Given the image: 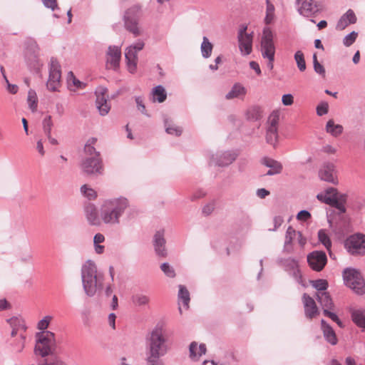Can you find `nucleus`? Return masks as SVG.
I'll return each instance as SVG.
<instances>
[{"label": "nucleus", "instance_id": "22", "mask_svg": "<svg viewBox=\"0 0 365 365\" xmlns=\"http://www.w3.org/2000/svg\"><path fill=\"white\" fill-rule=\"evenodd\" d=\"M86 218L92 225L98 226L101 224V217H99L97 208L93 204H88L85 208Z\"/></svg>", "mask_w": 365, "mask_h": 365}, {"label": "nucleus", "instance_id": "48", "mask_svg": "<svg viewBox=\"0 0 365 365\" xmlns=\"http://www.w3.org/2000/svg\"><path fill=\"white\" fill-rule=\"evenodd\" d=\"M53 127V122L50 115L46 117L43 120V128L46 135L51 133V129Z\"/></svg>", "mask_w": 365, "mask_h": 365}, {"label": "nucleus", "instance_id": "24", "mask_svg": "<svg viewBox=\"0 0 365 365\" xmlns=\"http://www.w3.org/2000/svg\"><path fill=\"white\" fill-rule=\"evenodd\" d=\"M262 164L270 168L267 175H273L280 173L282 170V165L280 163L272 158H264L262 160Z\"/></svg>", "mask_w": 365, "mask_h": 365}, {"label": "nucleus", "instance_id": "15", "mask_svg": "<svg viewBox=\"0 0 365 365\" xmlns=\"http://www.w3.org/2000/svg\"><path fill=\"white\" fill-rule=\"evenodd\" d=\"M319 177L322 180L334 185L339 183L336 170L334 165L332 163L324 164L319 171Z\"/></svg>", "mask_w": 365, "mask_h": 365}, {"label": "nucleus", "instance_id": "33", "mask_svg": "<svg viewBox=\"0 0 365 365\" xmlns=\"http://www.w3.org/2000/svg\"><path fill=\"white\" fill-rule=\"evenodd\" d=\"M354 322L359 327L365 329V311L361 309L354 310L351 313Z\"/></svg>", "mask_w": 365, "mask_h": 365}, {"label": "nucleus", "instance_id": "38", "mask_svg": "<svg viewBox=\"0 0 365 365\" xmlns=\"http://www.w3.org/2000/svg\"><path fill=\"white\" fill-rule=\"evenodd\" d=\"M150 299L143 294H137L133 297V302L135 306L142 307L149 304Z\"/></svg>", "mask_w": 365, "mask_h": 365}, {"label": "nucleus", "instance_id": "64", "mask_svg": "<svg viewBox=\"0 0 365 365\" xmlns=\"http://www.w3.org/2000/svg\"><path fill=\"white\" fill-rule=\"evenodd\" d=\"M269 194V192L264 188L259 189L257 190V195L260 198H264L266 196H267Z\"/></svg>", "mask_w": 365, "mask_h": 365}, {"label": "nucleus", "instance_id": "13", "mask_svg": "<svg viewBox=\"0 0 365 365\" xmlns=\"http://www.w3.org/2000/svg\"><path fill=\"white\" fill-rule=\"evenodd\" d=\"M61 66L56 60L51 59L49 68V76L47 81V88L51 91H58L61 86Z\"/></svg>", "mask_w": 365, "mask_h": 365}, {"label": "nucleus", "instance_id": "43", "mask_svg": "<svg viewBox=\"0 0 365 365\" xmlns=\"http://www.w3.org/2000/svg\"><path fill=\"white\" fill-rule=\"evenodd\" d=\"M312 286L318 290V292H326L328 287V282L325 279H317L312 282Z\"/></svg>", "mask_w": 365, "mask_h": 365}, {"label": "nucleus", "instance_id": "41", "mask_svg": "<svg viewBox=\"0 0 365 365\" xmlns=\"http://www.w3.org/2000/svg\"><path fill=\"white\" fill-rule=\"evenodd\" d=\"M294 59L297 62V67L301 71L306 69V63L304 60V53L301 51H298L294 54Z\"/></svg>", "mask_w": 365, "mask_h": 365}, {"label": "nucleus", "instance_id": "44", "mask_svg": "<svg viewBox=\"0 0 365 365\" xmlns=\"http://www.w3.org/2000/svg\"><path fill=\"white\" fill-rule=\"evenodd\" d=\"M297 232L292 227H289L286 232L285 245H291L293 240L297 238Z\"/></svg>", "mask_w": 365, "mask_h": 365}, {"label": "nucleus", "instance_id": "49", "mask_svg": "<svg viewBox=\"0 0 365 365\" xmlns=\"http://www.w3.org/2000/svg\"><path fill=\"white\" fill-rule=\"evenodd\" d=\"M28 103H29L30 108L33 111H35L37 108V101H36V93L34 92H33V91L29 92Z\"/></svg>", "mask_w": 365, "mask_h": 365}, {"label": "nucleus", "instance_id": "8", "mask_svg": "<svg viewBox=\"0 0 365 365\" xmlns=\"http://www.w3.org/2000/svg\"><path fill=\"white\" fill-rule=\"evenodd\" d=\"M167 352L165 338L162 329H155L149 340V354L163 356Z\"/></svg>", "mask_w": 365, "mask_h": 365}, {"label": "nucleus", "instance_id": "56", "mask_svg": "<svg viewBox=\"0 0 365 365\" xmlns=\"http://www.w3.org/2000/svg\"><path fill=\"white\" fill-rule=\"evenodd\" d=\"M310 217L311 214L307 210H302L297 215V220L301 221H307Z\"/></svg>", "mask_w": 365, "mask_h": 365}, {"label": "nucleus", "instance_id": "4", "mask_svg": "<svg viewBox=\"0 0 365 365\" xmlns=\"http://www.w3.org/2000/svg\"><path fill=\"white\" fill-rule=\"evenodd\" d=\"M273 34L269 27H265L263 30L260 51L262 57L267 59V66L269 70L274 67L275 46L273 41Z\"/></svg>", "mask_w": 365, "mask_h": 365}, {"label": "nucleus", "instance_id": "10", "mask_svg": "<svg viewBox=\"0 0 365 365\" xmlns=\"http://www.w3.org/2000/svg\"><path fill=\"white\" fill-rule=\"evenodd\" d=\"M345 247L353 255H365V235L356 233L349 236L345 241Z\"/></svg>", "mask_w": 365, "mask_h": 365}, {"label": "nucleus", "instance_id": "62", "mask_svg": "<svg viewBox=\"0 0 365 365\" xmlns=\"http://www.w3.org/2000/svg\"><path fill=\"white\" fill-rule=\"evenodd\" d=\"M250 66L251 68H252L253 70H255L256 71L257 75H260L261 74V70H260L259 66V64L257 62L251 61L250 63Z\"/></svg>", "mask_w": 365, "mask_h": 365}, {"label": "nucleus", "instance_id": "1", "mask_svg": "<svg viewBox=\"0 0 365 365\" xmlns=\"http://www.w3.org/2000/svg\"><path fill=\"white\" fill-rule=\"evenodd\" d=\"M104 281L103 274L98 271L96 264L93 261L88 260L82 265L81 282L87 296L99 294L104 288Z\"/></svg>", "mask_w": 365, "mask_h": 365}, {"label": "nucleus", "instance_id": "57", "mask_svg": "<svg viewBox=\"0 0 365 365\" xmlns=\"http://www.w3.org/2000/svg\"><path fill=\"white\" fill-rule=\"evenodd\" d=\"M45 6L54 10L58 7L56 0H42Z\"/></svg>", "mask_w": 365, "mask_h": 365}, {"label": "nucleus", "instance_id": "21", "mask_svg": "<svg viewBox=\"0 0 365 365\" xmlns=\"http://www.w3.org/2000/svg\"><path fill=\"white\" fill-rule=\"evenodd\" d=\"M356 21V16L354 12L349 9L343 16H341L336 26V29L339 31H343L349 25L355 24Z\"/></svg>", "mask_w": 365, "mask_h": 365}, {"label": "nucleus", "instance_id": "16", "mask_svg": "<svg viewBox=\"0 0 365 365\" xmlns=\"http://www.w3.org/2000/svg\"><path fill=\"white\" fill-rule=\"evenodd\" d=\"M96 106L102 115H105L108 113L110 106L108 103V91L105 88L100 87L96 91Z\"/></svg>", "mask_w": 365, "mask_h": 365}, {"label": "nucleus", "instance_id": "6", "mask_svg": "<svg viewBox=\"0 0 365 365\" xmlns=\"http://www.w3.org/2000/svg\"><path fill=\"white\" fill-rule=\"evenodd\" d=\"M345 284L357 294L365 293V282L361 273L353 268H346L343 272Z\"/></svg>", "mask_w": 365, "mask_h": 365}, {"label": "nucleus", "instance_id": "32", "mask_svg": "<svg viewBox=\"0 0 365 365\" xmlns=\"http://www.w3.org/2000/svg\"><path fill=\"white\" fill-rule=\"evenodd\" d=\"M343 126L339 124H335L332 119L329 120L327 123L326 131L334 137L340 135L343 133Z\"/></svg>", "mask_w": 365, "mask_h": 365}, {"label": "nucleus", "instance_id": "7", "mask_svg": "<svg viewBox=\"0 0 365 365\" xmlns=\"http://www.w3.org/2000/svg\"><path fill=\"white\" fill-rule=\"evenodd\" d=\"M140 14V7L133 6L126 11L124 16L125 28L134 37H138L143 34V30L138 24Z\"/></svg>", "mask_w": 365, "mask_h": 365}, {"label": "nucleus", "instance_id": "29", "mask_svg": "<svg viewBox=\"0 0 365 365\" xmlns=\"http://www.w3.org/2000/svg\"><path fill=\"white\" fill-rule=\"evenodd\" d=\"M318 302L323 307V309H331L334 304L329 294L327 292H321L317 294Z\"/></svg>", "mask_w": 365, "mask_h": 365}, {"label": "nucleus", "instance_id": "54", "mask_svg": "<svg viewBox=\"0 0 365 365\" xmlns=\"http://www.w3.org/2000/svg\"><path fill=\"white\" fill-rule=\"evenodd\" d=\"M1 72L3 73V76H4L6 81V83H7V85H8L7 86V90H8V91L10 93H11V94L16 93L17 91H18V86L16 85H13V84L9 83L8 79L6 78V76L4 74V69L3 67L1 68Z\"/></svg>", "mask_w": 365, "mask_h": 365}, {"label": "nucleus", "instance_id": "31", "mask_svg": "<svg viewBox=\"0 0 365 365\" xmlns=\"http://www.w3.org/2000/svg\"><path fill=\"white\" fill-rule=\"evenodd\" d=\"M166 98V91L162 86H158L153 89L151 93V100L153 102L163 103L165 101Z\"/></svg>", "mask_w": 365, "mask_h": 365}, {"label": "nucleus", "instance_id": "58", "mask_svg": "<svg viewBox=\"0 0 365 365\" xmlns=\"http://www.w3.org/2000/svg\"><path fill=\"white\" fill-rule=\"evenodd\" d=\"M284 220L281 216H276L274 218V227L272 230H276L278 227H279L283 223Z\"/></svg>", "mask_w": 365, "mask_h": 365}, {"label": "nucleus", "instance_id": "27", "mask_svg": "<svg viewBox=\"0 0 365 365\" xmlns=\"http://www.w3.org/2000/svg\"><path fill=\"white\" fill-rule=\"evenodd\" d=\"M322 329L326 340L332 345L336 344L337 338L336 334L333 329L327 324L324 320H322Z\"/></svg>", "mask_w": 365, "mask_h": 365}, {"label": "nucleus", "instance_id": "61", "mask_svg": "<svg viewBox=\"0 0 365 365\" xmlns=\"http://www.w3.org/2000/svg\"><path fill=\"white\" fill-rule=\"evenodd\" d=\"M115 319H116V316L115 314L113 313H111L109 314L108 316V323H109V325L113 329H115Z\"/></svg>", "mask_w": 365, "mask_h": 365}, {"label": "nucleus", "instance_id": "20", "mask_svg": "<svg viewBox=\"0 0 365 365\" xmlns=\"http://www.w3.org/2000/svg\"><path fill=\"white\" fill-rule=\"evenodd\" d=\"M297 9L300 14L307 17L317 11V6L313 4V0H297Z\"/></svg>", "mask_w": 365, "mask_h": 365}, {"label": "nucleus", "instance_id": "28", "mask_svg": "<svg viewBox=\"0 0 365 365\" xmlns=\"http://www.w3.org/2000/svg\"><path fill=\"white\" fill-rule=\"evenodd\" d=\"M96 142L97 138H91L87 140L84 146V153L86 157H101L100 153L96 151L94 148V145Z\"/></svg>", "mask_w": 365, "mask_h": 365}, {"label": "nucleus", "instance_id": "26", "mask_svg": "<svg viewBox=\"0 0 365 365\" xmlns=\"http://www.w3.org/2000/svg\"><path fill=\"white\" fill-rule=\"evenodd\" d=\"M247 93L246 88L240 83H235L231 90L226 94L225 98L231 100L236 98L244 97Z\"/></svg>", "mask_w": 365, "mask_h": 365}, {"label": "nucleus", "instance_id": "53", "mask_svg": "<svg viewBox=\"0 0 365 365\" xmlns=\"http://www.w3.org/2000/svg\"><path fill=\"white\" fill-rule=\"evenodd\" d=\"M324 314L328 317H329L331 320H333L334 322H336V324L339 326V327H342V323L339 320V319L338 318V317L336 316V314L329 311V309H324Z\"/></svg>", "mask_w": 365, "mask_h": 365}, {"label": "nucleus", "instance_id": "36", "mask_svg": "<svg viewBox=\"0 0 365 365\" xmlns=\"http://www.w3.org/2000/svg\"><path fill=\"white\" fill-rule=\"evenodd\" d=\"M178 297L180 300L182 301V303L186 309L189 307L190 302V293L188 290L182 285L179 287Z\"/></svg>", "mask_w": 365, "mask_h": 365}, {"label": "nucleus", "instance_id": "45", "mask_svg": "<svg viewBox=\"0 0 365 365\" xmlns=\"http://www.w3.org/2000/svg\"><path fill=\"white\" fill-rule=\"evenodd\" d=\"M313 64H314V69L315 72L317 73L322 75V76H325V69L324 66L319 63V62L317 60V54L314 53L313 55Z\"/></svg>", "mask_w": 365, "mask_h": 365}, {"label": "nucleus", "instance_id": "63", "mask_svg": "<svg viewBox=\"0 0 365 365\" xmlns=\"http://www.w3.org/2000/svg\"><path fill=\"white\" fill-rule=\"evenodd\" d=\"M215 209L214 205L212 203L208 204L203 208V212L209 215Z\"/></svg>", "mask_w": 365, "mask_h": 365}, {"label": "nucleus", "instance_id": "30", "mask_svg": "<svg viewBox=\"0 0 365 365\" xmlns=\"http://www.w3.org/2000/svg\"><path fill=\"white\" fill-rule=\"evenodd\" d=\"M68 87L70 91H76L78 89H82L85 87L86 84L78 79H77L73 72H69L67 77Z\"/></svg>", "mask_w": 365, "mask_h": 365}, {"label": "nucleus", "instance_id": "9", "mask_svg": "<svg viewBox=\"0 0 365 365\" xmlns=\"http://www.w3.org/2000/svg\"><path fill=\"white\" fill-rule=\"evenodd\" d=\"M82 173L88 176H96L103 172V165L101 157H85L80 165Z\"/></svg>", "mask_w": 365, "mask_h": 365}, {"label": "nucleus", "instance_id": "12", "mask_svg": "<svg viewBox=\"0 0 365 365\" xmlns=\"http://www.w3.org/2000/svg\"><path fill=\"white\" fill-rule=\"evenodd\" d=\"M239 48L242 55H249L252 51L253 32H247V26L242 25L239 29L238 34Z\"/></svg>", "mask_w": 365, "mask_h": 365}, {"label": "nucleus", "instance_id": "2", "mask_svg": "<svg viewBox=\"0 0 365 365\" xmlns=\"http://www.w3.org/2000/svg\"><path fill=\"white\" fill-rule=\"evenodd\" d=\"M128 206V200L123 197L105 201L101 210V222L110 225L118 223L120 217Z\"/></svg>", "mask_w": 365, "mask_h": 365}, {"label": "nucleus", "instance_id": "52", "mask_svg": "<svg viewBox=\"0 0 365 365\" xmlns=\"http://www.w3.org/2000/svg\"><path fill=\"white\" fill-rule=\"evenodd\" d=\"M329 110V105L326 102H323L317 106V113L318 115L322 116L328 113Z\"/></svg>", "mask_w": 365, "mask_h": 365}, {"label": "nucleus", "instance_id": "60", "mask_svg": "<svg viewBox=\"0 0 365 365\" xmlns=\"http://www.w3.org/2000/svg\"><path fill=\"white\" fill-rule=\"evenodd\" d=\"M297 234L296 239L297 240L299 245L301 247H303L306 244L307 240L302 236V234L300 232H297Z\"/></svg>", "mask_w": 365, "mask_h": 365}, {"label": "nucleus", "instance_id": "40", "mask_svg": "<svg viewBox=\"0 0 365 365\" xmlns=\"http://www.w3.org/2000/svg\"><path fill=\"white\" fill-rule=\"evenodd\" d=\"M274 17V7L269 0H267L266 17L264 21L266 24H269Z\"/></svg>", "mask_w": 365, "mask_h": 365}, {"label": "nucleus", "instance_id": "14", "mask_svg": "<svg viewBox=\"0 0 365 365\" xmlns=\"http://www.w3.org/2000/svg\"><path fill=\"white\" fill-rule=\"evenodd\" d=\"M307 262L313 270L320 272L327 264V255L322 251H314L308 255Z\"/></svg>", "mask_w": 365, "mask_h": 365}, {"label": "nucleus", "instance_id": "51", "mask_svg": "<svg viewBox=\"0 0 365 365\" xmlns=\"http://www.w3.org/2000/svg\"><path fill=\"white\" fill-rule=\"evenodd\" d=\"M52 317L51 316H46L38 323V329L40 330H45L48 327Z\"/></svg>", "mask_w": 365, "mask_h": 365}, {"label": "nucleus", "instance_id": "34", "mask_svg": "<svg viewBox=\"0 0 365 365\" xmlns=\"http://www.w3.org/2000/svg\"><path fill=\"white\" fill-rule=\"evenodd\" d=\"M105 241V237L101 233H97L93 238V245L97 254H102L104 252L105 247L101 244Z\"/></svg>", "mask_w": 365, "mask_h": 365}, {"label": "nucleus", "instance_id": "5", "mask_svg": "<svg viewBox=\"0 0 365 365\" xmlns=\"http://www.w3.org/2000/svg\"><path fill=\"white\" fill-rule=\"evenodd\" d=\"M317 197L319 201L336 207L341 212L346 211L344 204L346 201V195L339 194L336 188L329 187L319 193Z\"/></svg>", "mask_w": 365, "mask_h": 365}, {"label": "nucleus", "instance_id": "59", "mask_svg": "<svg viewBox=\"0 0 365 365\" xmlns=\"http://www.w3.org/2000/svg\"><path fill=\"white\" fill-rule=\"evenodd\" d=\"M135 101L138 106V109L143 113H145V107L143 104V99L140 97H138L135 98Z\"/></svg>", "mask_w": 365, "mask_h": 365}, {"label": "nucleus", "instance_id": "3", "mask_svg": "<svg viewBox=\"0 0 365 365\" xmlns=\"http://www.w3.org/2000/svg\"><path fill=\"white\" fill-rule=\"evenodd\" d=\"M56 348L55 335L53 332L43 331L36 335L34 348L36 355L45 357L53 354Z\"/></svg>", "mask_w": 365, "mask_h": 365}, {"label": "nucleus", "instance_id": "46", "mask_svg": "<svg viewBox=\"0 0 365 365\" xmlns=\"http://www.w3.org/2000/svg\"><path fill=\"white\" fill-rule=\"evenodd\" d=\"M162 356L159 355H153L149 354L147 359V362L148 365H165L163 360H161L160 358Z\"/></svg>", "mask_w": 365, "mask_h": 365}, {"label": "nucleus", "instance_id": "18", "mask_svg": "<svg viewBox=\"0 0 365 365\" xmlns=\"http://www.w3.org/2000/svg\"><path fill=\"white\" fill-rule=\"evenodd\" d=\"M278 117L277 115L271 116L269 119V127L267 131V142L271 145H274L277 140V125Z\"/></svg>", "mask_w": 365, "mask_h": 365}, {"label": "nucleus", "instance_id": "42", "mask_svg": "<svg viewBox=\"0 0 365 365\" xmlns=\"http://www.w3.org/2000/svg\"><path fill=\"white\" fill-rule=\"evenodd\" d=\"M81 191L82 194L89 200H94L97 197L96 192L93 188L88 187L87 185H83L81 187Z\"/></svg>", "mask_w": 365, "mask_h": 365}, {"label": "nucleus", "instance_id": "39", "mask_svg": "<svg viewBox=\"0 0 365 365\" xmlns=\"http://www.w3.org/2000/svg\"><path fill=\"white\" fill-rule=\"evenodd\" d=\"M165 130L168 134L180 136L182 133V130L180 127L170 124L168 120L165 121Z\"/></svg>", "mask_w": 365, "mask_h": 365}, {"label": "nucleus", "instance_id": "17", "mask_svg": "<svg viewBox=\"0 0 365 365\" xmlns=\"http://www.w3.org/2000/svg\"><path fill=\"white\" fill-rule=\"evenodd\" d=\"M121 58L120 48L116 46H109L106 54V66L110 69H116Z\"/></svg>", "mask_w": 365, "mask_h": 365}, {"label": "nucleus", "instance_id": "55", "mask_svg": "<svg viewBox=\"0 0 365 365\" xmlns=\"http://www.w3.org/2000/svg\"><path fill=\"white\" fill-rule=\"evenodd\" d=\"M282 102L284 106H291L294 103V97L292 94H285L282 97Z\"/></svg>", "mask_w": 365, "mask_h": 365}, {"label": "nucleus", "instance_id": "35", "mask_svg": "<svg viewBox=\"0 0 365 365\" xmlns=\"http://www.w3.org/2000/svg\"><path fill=\"white\" fill-rule=\"evenodd\" d=\"M213 46L209 41L207 37H203L202 43L201 44V52L204 58H209L211 56Z\"/></svg>", "mask_w": 365, "mask_h": 365}, {"label": "nucleus", "instance_id": "11", "mask_svg": "<svg viewBox=\"0 0 365 365\" xmlns=\"http://www.w3.org/2000/svg\"><path fill=\"white\" fill-rule=\"evenodd\" d=\"M145 43L138 40L135 43L128 46L125 50V57L127 62L128 69L130 73H134L137 68L138 52L143 50Z\"/></svg>", "mask_w": 365, "mask_h": 365}, {"label": "nucleus", "instance_id": "47", "mask_svg": "<svg viewBox=\"0 0 365 365\" xmlns=\"http://www.w3.org/2000/svg\"><path fill=\"white\" fill-rule=\"evenodd\" d=\"M358 36V34L356 31H352L347 36H346L343 40L344 45L345 46H350L356 41Z\"/></svg>", "mask_w": 365, "mask_h": 365}, {"label": "nucleus", "instance_id": "19", "mask_svg": "<svg viewBox=\"0 0 365 365\" xmlns=\"http://www.w3.org/2000/svg\"><path fill=\"white\" fill-rule=\"evenodd\" d=\"M305 315L309 319H312L319 314V310L314 300L308 294H304L302 297Z\"/></svg>", "mask_w": 365, "mask_h": 365}, {"label": "nucleus", "instance_id": "50", "mask_svg": "<svg viewBox=\"0 0 365 365\" xmlns=\"http://www.w3.org/2000/svg\"><path fill=\"white\" fill-rule=\"evenodd\" d=\"M162 271L166 274L168 277L173 278L175 276V270L172 267L169 265L168 263H163L160 267Z\"/></svg>", "mask_w": 365, "mask_h": 365}, {"label": "nucleus", "instance_id": "37", "mask_svg": "<svg viewBox=\"0 0 365 365\" xmlns=\"http://www.w3.org/2000/svg\"><path fill=\"white\" fill-rule=\"evenodd\" d=\"M318 238L319 242L329 250L331 247V242L330 238L325 230H320L318 232Z\"/></svg>", "mask_w": 365, "mask_h": 365}, {"label": "nucleus", "instance_id": "25", "mask_svg": "<svg viewBox=\"0 0 365 365\" xmlns=\"http://www.w3.org/2000/svg\"><path fill=\"white\" fill-rule=\"evenodd\" d=\"M206 352V346L204 344H198L193 341L190 345V356L193 360H198L199 358Z\"/></svg>", "mask_w": 365, "mask_h": 365}, {"label": "nucleus", "instance_id": "23", "mask_svg": "<svg viewBox=\"0 0 365 365\" xmlns=\"http://www.w3.org/2000/svg\"><path fill=\"white\" fill-rule=\"evenodd\" d=\"M165 243L163 231H158L154 236V245L155 252L159 256L165 257L166 255Z\"/></svg>", "mask_w": 365, "mask_h": 365}]
</instances>
